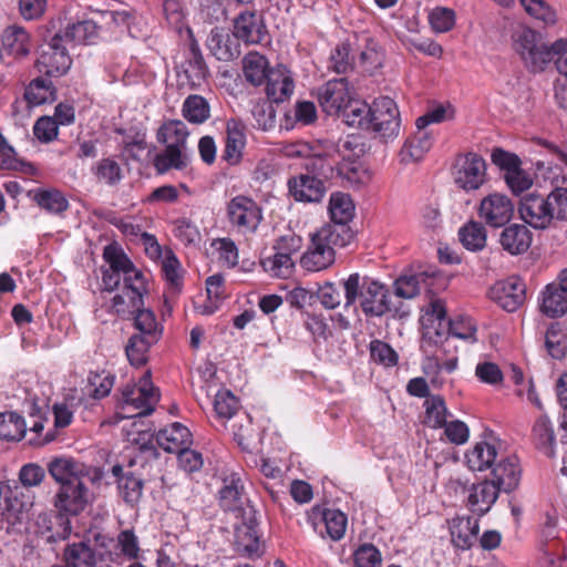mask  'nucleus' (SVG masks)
<instances>
[{
	"instance_id": "1",
	"label": "nucleus",
	"mask_w": 567,
	"mask_h": 567,
	"mask_svg": "<svg viewBox=\"0 0 567 567\" xmlns=\"http://www.w3.org/2000/svg\"><path fill=\"white\" fill-rule=\"evenodd\" d=\"M340 285L344 290L346 309L359 301L365 316L381 317L391 310L389 290L383 284L354 272L341 280Z\"/></svg>"
},
{
	"instance_id": "2",
	"label": "nucleus",
	"mask_w": 567,
	"mask_h": 567,
	"mask_svg": "<svg viewBox=\"0 0 567 567\" xmlns=\"http://www.w3.org/2000/svg\"><path fill=\"white\" fill-rule=\"evenodd\" d=\"M563 41L546 43L540 33L529 27L520 25L512 33V47L529 73H542L554 61Z\"/></svg>"
},
{
	"instance_id": "3",
	"label": "nucleus",
	"mask_w": 567,
	"mask_h": 567,
	"mask_svg": "<svg viewBox=\"0 0 567 567\" xmlns=\"http://www.w3.org/2000/svg\"><path fill=\"white\" fill-rule=\"evenodd\" d=\"M229 225L243 235H252L262 220V209L251 197L237 195L226 205Z\"/></svg>"
},
{
	"instance_id": "4",
	"label": "nucleus",
	"mask_w": 567,
	"mask_h": 567,
	"mask_svg": "<svg viewBox=\"0 0 567 567\" xmlns=\"http://www.w3.org/2000/svg\"><path fill=\"white\" fill-rule=\"evenodd\" d=\"M70 44L62 33H55L41 47L40 55L35 61V68L48 76L64 75L72 64L69 54Z\"/></svg>"
},
{
	"instance_id": "5",
	"label": "nucleus",
	"mask_w": 567,
	"mask_h": 567,
	"mask_svg": "<svg viewBox=\"0 0 567 567\" xmlns=\"http://www.w3.org/2000/svg\"><path fill=\"white\" fill-rule=\"evenodd\" d=\"M401 116L396 103L389 96H380L371 104L369 127L383 140H393L399 136Z\"/></svg>"
},
{
	"instance_id": "6",
	"label": "nucleus",
	"mask_w": 567,
	"mask_h": 567,
	"mask_svg": "<svg viewBox=\"0 0 567 567\" xmlns=\"http://www.w3.org/2000/svg\"><path fill=\"white\" fill-rule=\"evenodd\" d=\"M235 525V549L244 557L255 558L262 554V546L257 530V511L252 505H247L237 517Z\"/></svg>"
},
{
	"instance_id": "7",
	"label": "nucleus",
	"mask_w": 567,
	"mask_h": 567,
	"mask_svg": "<svg viewBox=\"0 0 567 567\" xmlns=\"http://www.w3.org/2000/svg\"><path fill=\"white\" fill-rule=\"evenodd\" d=\"M159 400L158 390L151 382V371H145L140 385L127 383L122 389L123 409L136 410V415H150Z\"/></svg>"
},
{
	"instance_id": "8",
	"label": "nucleus",
	"mask_w": 567,
	"mask_h": 567,
	"mask_svg": "<svg viewBox=\"0 0 567 567\" xmlns=\"http://www.w3.org/2000/svg\"><path fill=\"white\" fill-rule=\"evenodd\" d=\"M453 169L456 185L465 190L478 189L486 178V163L473 152L458 155Z\"/></svg>"
},
{
	"instance_id": "9",
	"label": "nucleus",
	"mask_w": 567,
	"mask_h": 567,
	"mask_svg": "<svg viewBox=\"0 0 567 567\" xmlns=\"http://www.w3.org/2000/svg\"><path fill=\"white\" fill-rule=\"evenodd\" d=\"M515 214V205L505 194L493 193L482 198L477 215L481 221L491 228L506 226Z\"/></svg>"
},
{
	"instance_id": "10",
	"label": "nucleus",
	"mask_w": 567,
	"mask_h": 567,
	"mask_svg": "<svg viewBox=\"0 0 567 567\" xmlns=\"http://www.w3.org/2000/svg\"><path fill=\"white\" fill-rule=\"evenodd\" d=\"M353 96L347 78L330 80L318 91V102L328 115H339Z\"/></svg>"
},
{
	"instance_id": "11",
	"label": "nucleus",
	"mask_w": 567,
	"mask_h": 567,
	"mask_svg": "<svg viewBox=\"0 0 567 567\" xmlns=\"http://www.w3.org/2000/svg\"><path fill=\"white\" fill-rule=\"evenodd\" d=\"M23 494L17 481L0 482V525L10 527L20 524L23 519Z\"/></svg>"
},
{
	"instance_id": "12",
	"label": "nucleus",
	"mask_w": 567,
	"mask_h": 567,
	"mask_svg": "<svg viewBox=\"0 0 567 567\" xmlns=\"http://www.w3.org/2000/svg\"><path fill=\"white\" fill-rule=\"evenodd\" d=\"M518 214L520 219L535 230H547L553 228L547 202L544 195L532 192L524 195L518 203Z\"/></svg>"
},
{
	"instance_id": "13",
	"label": "nucleus",
	"mask_w": 567,
	"mask_h": 567,
	"mask_svg": "<svg viewBox=\"0 0 567 567\" xmlns=\"http://www.w3.org/2000/svg\"><path fill=\"white\" fill-rule=\"evenodd\" d=\"M209 76L208 66L204 60L197 41L192 40L185 61L177 68V78L190 89L200 87Z\"/></svg>"
},
{
	"instance_id": "14",
	"label": "nucleus",
	"mask_w": 567,
	"mask_h": 567,
	"mask_svg": "<svg viewBox=\"0 0 567 567\" xmlns=\"http://www.w3.org/2000/svg\"><path fill=\"white\" fill-rule=\"evenodd\" d=\"M90 501V491L82 478L70 484L59 486L54 496V507L68 515H79Z\"/></svg>"
},
{
	"instance_id": "15",
	"label": "nucleus",
	"mask_w": 567,
	"mask_h": 567,
	"mask_svg": "<svg viewBox=\"0 0 567 567\" xmlns=\"http://www.w3.org/2000/svg\"><path fill=\"white\" fill-rule=\"evenodd\" d=\"M491 295L504 310L514 312L526 300V285L518 277H509L495 284Z\"/></svg>"
},
{
	"instance_id": "16",
	"label": "nucleus",
	"mask_w": 567,
	"mask_h": 567,
	"mask_svg": "<svg viewBox=\"0 0 567 567\" xmlns=\"http://www.w3.org/2000/svg\"><path fill=\"white\" fill-rule=\"evenodd\" d=\"M497 243L511 256H520L528 251L533 243V233L526 224H507L502 227Z\"/></svg>"
},
{
	"instance_id": "17",
	"label": "nucleus",
	"mask_w": 567,
	"mask_h": 567,
	"mask_svg": "<svg viewBox=\"0 0 567 567\" xmlns=\"http://www.w3.org/2000/svg\"><path fill=\"white\" fill-rule=\"evenodd\" d=\"M288 189L295 200L303 203H320L327 192L322 179L306 173L289 178Z\"/></svg>"
},
{
	"instance_id": "18",
	"label": "nucleus",
	"mask_w": 567,
	"mask_h": 567,
	"mask_svg": "<svg viewBox=\"0 0 567 567\" xmlns=\"http://www.w3.org/2000/svg\"><path fill=\"white\" fill-rule=\"evenodd\" d=\"M246 146V125L241 120L229 118L226 122L225 147L221 159L234 166L240 163Z\"/></svg>"
},
{
	"instance_id": "19",
	"label": "nucleus",
	"mask_w": 567,
	"mask_h": 567,
	"mask_svg": "<svg viewBox=\"0 0 567 567\" xmlns=\"http://www.w3.org/2000/svg\"><path fill=\"white\" fill-rule=\"evenodd\" d=\"M234 35L248 44L261 43L267 37L261 16L249 10L240 12L234 20Z\"/></svg>"
},
{
	"instance_id": "20",
	"label": "nucleus",
	"mask_w": 567,
	"mask_h": 567,
	"mask_svg": "<svg viewBox=\"0 0 567 567\" xmlns=\"http://www.w3.org/2000/svg\"><path fill=\"white\" fill-rule=\"evenodd\" d=\"M266 83V95L274 103H282L293 93L295 82L291 72L284 65L274 68Z\"/></svg>"
},
{
	"instance_id": "21",
	"label": "nucleus",
	"mask_w": 567,
	"mask_h": 567,
	"mask_svg": "<svg viewBox=\"0 0 567 567\" xmlns=\"http://www.w3.org/2000/svg\"><path fill=\"white\" fill-rule=\"evenodd\" d=\"M219 503L225 511L236 512V517L249 502H246L244 482L237 474L225 477L223 487L219 491Z\"/></svg>"
},
{
	"instance_id": "22",
	"label": "nucleus",
	"mask_w": 567,
	"mask_h": 567,
	"mask_svg": "<svg viewBox=\"0 0 567 567\" xmlns=\"http://www.w3.org/2000/svg\"><path fill=\"white\" fill-rule=\"evenodd\" d=\"M157 444L168 453H178L193 443L190 431L182 423L175 422L156 434Z\"/></svg>"
},
{
	"instance_id": "23",
	"label": "nucleus",
	"mask_w": 567,
	"mask_h": 567,
	"mask_svg": "<svg viewBox=\"0 0 567 567\" xmlns=\"http://www.w3.org/2000/svg\"><path fill=\"white\" fill-rule=\"evenodd\" d=\"M492 482L499 491L509 493L515 489L520 480V467L516 455L502 458L492 470Z\"/></svg>"
},
{
	"instance_id": "24",
	"label": "nucleus",
	"mask_w": 567,
	"mask_h": 567,
	"mask_svg": "<svg viewBox=\"0 0 567 567\" xmlns=\"http://www.w3.org/2000/svg\"><path fill=\"white\" fill-rule=\"evenodd\" d=\"M48 472L60 486L79 481L89 474L85 465L71 457H55L48 463Z\"/></svg>"
},
{
	"instance_id": "25",
	"label": "nucleus",
	"mask_w": 567,
	"mask_h": 567,
	"mask_svg": "<svg viewBox=\"0 0 567 567\" xmlns=\"http://www.w3.org/2000/svg\"><path fill=\"white\" fill-rule=\"evenodd\" d=\"M4 52L14 59H23L31 52V39L27 30L19 25H9L1 33Z\"/></svg>"
},
{
	"instance_id": "26",
	"label": "nucleus",
	"mask_w": 567,
	"mask_h": 567,
	"mask_svg": "<svg viewBox=\"0 0 567 567\" xmlns=\"http://www.w3.org/2000/svg\"><path fill=\"white\" fill-rule=\"evenodd\" d=\"M501 491L492 481L474 484L467 496V507L482 516L486 514L498 497Z\"/></svg>"
},
{
	"instance_id": "27",
	"label": "nucleus",
	"mask_w": 567,
	"mask_h": 567,
	"mask_svg": "<svg viewBox=\"0 0 567 567\" xmlns=\"http://www.w3.org/2000/svg\"><path fill=\"white\" fill-rule=\"evenodd\" d=\"M190 162L188 147L166 145L165 150L154 157L153 165L158 174H165L172 169L183 171Z\"/></svg>"
},
{
	"instance_id": "28",
	"label": "nucleus",
	"mask_w": 567,
	"mask_h": 567,
	"mask_svg": "<svg viewBox=\"0 0 567 567\" xmlns=\"http://www.w3.org/2000/svg\"><path fill=\"white\" fill-rule=\"evenodd\" d=\"M450 533L455 547L470 549L476 540L478 519L471 516L455 517L451 522Z\"/></svg>"
},
{
	"instance_id": "29",
	"label": "nucleus",
	"mask_w": 567,
	"mask_h": 567,
	"mask_svg": "<svg viewBox=\"0 0 567 567\" xmlns=\"http://www.w3.org/2000/svg\"><path fill=\"white\" fill-rule=\"evenodd\" d=\"M317 241L324 247L336 251V248H343L350 244L354 234L349 226L336 223L324 224L316 233L311 235Z\"/></svg>"
},
{
	"instance_id": "30",
	"label": "nucleus",
	"mask_w": 567,
	"mask_h": 567,
	"mask_svg": "<svg viewBox=\"0 0 567 567\" xmlns=\"http://www.w3.org/2000/svg\"><path fill=\"white\" fill-rule=\"evenodd\" d=\"M336 260V251L324 247L311 237V245L300 258V266L307 271H321L329 268Z\"/></svg>"
},
{
	"instance_id": "31",
	"label": "nucleus",
	"mask_w": 567,
	"mask_h": 567,
	"mask_svg": "<svg viewBox=\"0 0 567 567\" xmlns=\"http://www.w3.org/2000/svg\"><path fill=\"white\" fill-rule=\"evenodd\" d=\"M45 478V470L37 463H28L21 466L18 473V487L22 489L23 494V515L33 504V497L29 489L40 486Z\"/></svg>"
},
{
	"instance_id": "32",
	"label": "nucleus",
	"mask_w": 567,
	"mask_h": 567,
	"mask_svg": "<svg viewBox=\"0 0 567 567\" xmlns=\"http://www.w3.org/2000/svg\"><path fill=\"white\" fill-rule=\"evenodd\" d=\"M433 142L434 137L431 132L416 131L402 146L400 152L401 162L413 163L422 159L432 148Z\"/></svg>"
},
{
	"instance_id": "33",
	"label": "nucleus",
	"mask_w": 567,
	"mask_h": 567,
	"mask_svg": "<svg viewBox=\"0 0 567 567\" xmlns=\"http://www.w3.org/2000/svg\"><path fill=\"white\" fill-rule=\"evenodd\" d=\"M539 310L548 318H559L567 312V293L548 284L540 292Z\"/></svg>"
},
{
	"instance_id": "34",
	"label": "nucleus",
	"mask_w": 567,
	"mask_h": 567,
	"mask_svg": "<svg viewBox=\"0 0 567 567\" xmlns=\"http://www.w3.org/2000/svg\"><path fill=\"white\" fill-rule=\"evenodd\" d=\"M23 96L30 106L53 103L56 89L50 79L38 76L27 85Z\"/></svg>"
},
{
	"instance_id": "35",
	"label": "nucleus",
	"mask_w": 567,
	"mask_h": 567,
	"mask_svg": "<svg viewBox=\"0 0 567 567\" xmlns=\"http://www.w3.org/2000/svg\"><path fill=\"white\" fill-rule=\"evenodd\" d=\"M99 184L116 187L124 178V172L120 163L112 156L99 159L91 168Z\"/></svg>"
},
{
	"instance_id": "36",
	"label": "nucleus",
	"mask_w": 567,
	"mask_h": 567,
	"mask_svg": "<svg viewBox=\"0 0 567 567\" xmlns=\"http://www.w3.org/2000/svg\"><path fill=\"white\" fill-rule=\"evenodd\" d=\"M271 70L267 58L258 52H249L243 59L245 79L255 86L264 84Z\"/></svg>"
},
{
	"instance_id": "37",
	"label": "nucleus",
	"mask_w": 567,
	"mask_h": 567,
	"mask_svg": "<svg viewBox=\"0 0 567 567\" xmlns=\"http://www.w3.org/2000/svg\"><path fill=\"white\" fill-rule=\"evenodd\" d=\"M134 328L137 330L134 336L142 337L151 342H158L163 334V327L157 322L155 313L150 309L141 307L134 315Z\"/></svg>"
},
{
	"instance_id": "38",
	"label": "nucleus",
	"mask_w": 567,
	"mask_h": 567,
	"mask_svg": "<svg viewBox=\"0 0 567 567\" xmlns=\"http://www.w3.org/2000/svg\"><path fill=\"white\" fill-rule=\"evenodd\" d=\"M63 563L66 567H95L96 553L85 542L69 544L63 553Z\"/></svg>"
},
{
	"instance_id": "39",
	"label": "nucleus",
	"mask_w": 567,
	"mask_h": 567,
	"mask_svg": "<svg viewBox=\"0 0 567 567\" xmlns=\"http://www.w3.org/2000/svg\"><path fill=\"white\" fill-rule=\"evenodd\" d=\"M39 207L50 214H62L69 208L65 196L56 188H38L29 193Z\"/></svg>"
},
{
	"instance_id": "40",
	"label": "nucleus",
	"mask_w": 567,
	"mask_h": 567,
	"mask_svg": "<svg viewBox=\"0 0 567 567\" xmlns=\"http://www.w3.org/2000/svg\"><path fill=\"white\" fill-rule=\"evenodd\" d=\"M354 203L349 194L337 192L332 193L329 200V213L331 221L349 226L354 217Z\"/></svg>"
},
{
	"instance_id": "41",
	"label": "nucleus",
	"mask_w": 567,
	"mask_h": 567,
	"mask_svg": "<svg viewBox=\"0 0 567 567\" xmlns=\"http://www.w3.org/2000/svg\"><path fill=\"white\" fill-rule=\"evenodd\" d=\"M334 178H339L342 184L348 186H358L369 178L367 169L357 159H342L334 165Z\"/></svg>"
},
{
	"instance_id": "42",
	"label": "nucleus",
	"mask_w": 567,
	"mask_h": 567,
	"mask_svg": "<svg viewBox=\"0 0 567 567\" xmlns=\"http://www.w3.org/2000/svg\"><path fill=\"white\" fill-rule=\"evenodd\" d=\"M497 457L496 447L485 441L477 442L465 454L466 463L472 471H485L494 464Z\"/></svg>"
},
{
	"instance_id": "43",
	"label": "nucleus",
	"mask_w": 567,
	"mask_h": 567,
	"mask_svg": "<svg viewBox=\"0 0 567 567\" xmlns=\"http://www.w3.org/2000/svg\"><path fill=\"white\" fill-rule=\"evenodd\" d=\"M532 437L536 447L543 451L545 455L548 457H553L555 455V433L553 424L546 415H542L535 421L532 430Z\"/></svg>"
},
{
	"instance_id": "44",
	"label": "nucleus",
	"mask_w": 567,
	"mask_h": 567,
	"mask_svg": "<svg viewBox=\"0 0 567 567\" xmlns=\"http://www.w3.org/2000/svg\"><path fill=\"white\" fill-rule=\"evenodd\" d=\"M370 114L371 105L353 96L339 115L342 116L347 125L367 130L369 127Z\"/></svg>"
},
{
	"instance_id": "45",
	"label": "nucleus",
	"mask_w": 567,
	"mask_h": 567,
	"mask_svg": "<svg viewBox=\"0 0 567 567\" xmlns=\"http://www.w3.org/2000/svg\"><path fill=\"white\" fill-rule=\"evenodd\" d=\"M458 237L466 249L478 251L486 246L487 231L482 221L470 220L460 228Z\"/></svg>"
},
{
	"instance_id": "46",
	"label": "nucleus",
	"mask_w": 567,
	"mask_h": 567,
	"mask_svg": "<svg viewBox=\"0 0 567 567\" xmlns=\"http://www.w3.org/2000/svg\"><path fill=\"white\" fill-rule=\"evenodd\" d=\"M547 202L548 215L553 224V228H557L559 224L567 221V188L555 187L549 194L544 196Z\"/></svg>"
},
{
	"instance_id": "47",
	"label": "nucleus",
	"mask_w": 567,
	"mask_h": 567,
	"mask_svg": "<svg viewBox=\"0 0 567 567\" xmlns=\"http://www.w3.org/2000/svg\"><path fill=\"white\" fill-rule=\"evenodd\" d=\"M336 159L327 153H319L313 150V154L305 162L306 174L318 176L320 179L329 181L334 178Z\"/></svg>"
},
{
	"instance_id": "48",
	"label": "nucleus",
	"mask_w": 567,
	"mask_h": 567,
	"mask_svg": "<svg viewBox=\"0 0 567 567\" xmlns=\"http://www.w3.org/2000/svg\"><path fill=\"white\" fill-rule=\"evenodd\" d=\"M260 266L270 277L287 279L293 275L296 264L293 258L274 251L271 256L260 259Z\"/></svg>"
},
{
	"instance_id": "49",
	"label": "nucleus",
	"mask_w": 567,
	"mask_h": 567,
	"mask_svg": "<svg viewBox=\"0 0 567 567\" xmlns=\"http://www.w3.org/2000/svg\"><path fill=\"white\" fill-rule=\"evenodd\" d=\"M62 35L65 37L69 44H92L97 39L99 28L96 23L91 20L80 21L68 25Z\"/></svg>"
},
{
	"instance_id": "50",
	"label": "nucleus",
	"mask_w": 567,
	"mask_h": 567,
	"mask_svg": "<svg viewBox=\"0 0 567 567\" xmlns=\"http://www.w3.org/2000/svg\"><path fill=\"white\" fill-rule=\"evenodd\" d=\"M123 289L128 293L131 307H143V296L147 292L146 279L143 271L136 269L123 275Z\"/></svg>"
},
{
	"instance_id": "51",
	"label": "nucleus",
	"mask_w": 567,
	"mask_h": 567,
	"mask_svg": "<svg viewBox=\"0 0 567 567\" xmlns=\"http://www.w3.org/2000/svg\"><path fill=\"white\" fill-rule=\"evenodd\" d=\"M189 133L185 123L179 120L169 121L163 124L157 133V140L165 145H176L187 147V137Z\"/></svg>"
},
{
	"instance_id": "52",
	"label": "nucleus",
	"mask_w": 567,
	"mask_h": 567,
	"mask_svg": "<svg viewBox=\"0 0 567 567\" xmlns=\"http://www.w3.org/2000/svg\"><path fill=\"white\" fill-rule=\"evenodd\" d=\"M424 423L432 429H440L446 423L449 411L443 396L432 395L424 403Z\"/></svg>"
},
{
	"instance_id": "53",
	"label": "nucleus",
	"mask_w": 567,
	"mask_h": 567,
	"mask_svg": "<svg viewBox=\"0 0 567 567\" xmlns=\"http://www.w3.org/2000/svg\"><path fill=\"white\" fill-rule=\"evenodd\" d=\"M27 432L23 417L16 412L0 413V439L20 441Z\"/></svg>"
},
{
	"instance_id": "54",
	"label": "nucleus",
	"mask_w": 567,
	"mask_h": 567,
	"mask_svg": "<svg viewBox=\"0 0 567 567\" xmlns=\"http://www.w3.org/2000/svg\"><path fill=\"white\" fill-rule=\"evenodd\" d=\"M183 116L190 123L202 124L210 116L208 102L200 95H189L183 104Z\"/></svg>"
},
{
	"instance_id": "55",
	"label": "nucleus",
	"mask_w": 567,
	"mask_h": 567,
	"mask_svg": "<svg viewBox=\"0 0 567 567\" xmlns=\"http://www.w3.org/2000/svg\"><path fill=\"white\" fill-rule=\"evenodd\" d=\"M162 271L173 293H178L183 286L181 262L172 250H167L162 260Z\"/></svg>"
},
{
	"instance_id": "56",
	"label": "nucleus",
	"mask_w": 567,
	"mask_h": 567,
	"mask_svg": "<svg viewBox=\"0 0 567 567\" xmlns=\"http://www.w3.org/2000/svg\"><path fill=\"white\" fill-rule=\"evenodd\" d=\"M427 272L403 275L394 281L395 296L412 299L420 293L421 285H426Z\"/></svg>"
},
{
	"instance_id": "57",
	"label": "nucleus",
	"mask_w": 567,
	"mask_h": 567,
	"mask_svg": "<svg viewBox=\"0 0 567 567\" xmlns=\"http://www.w3.org/2000/svg\"><path fill=\"white\" fill-rule=\"evenodd\" d=\"M155 343L132 334L125 347V353L130 363L137 368L145 365L148 361L150 349Z\"/></svg>"
},
{
	"instance_id": "58",
	"label": "nucleus",
	"mask_w": 567,
	"mask_h": 567,
	"mask_svg": "<svg viewBox=\"0 0 567 567\" xmlns=\"http://www.w3.org/2000/svg\"><path fill=\"white\" fill-rule=\"evenodd\" d=\"M545 346L554 359H563L567 352V333L559 323H553L545 336Z\"/></svg>"
},
{
	"instance_id": "59",
	"label": "nucleus",
	"mask_w": 567,
	"mask_h": 567,
	"mask_svg": "<svg viewBox=\"0 0 567 567\" xmlns=\"http://www.w3.org/2000/svg\"><path fill=\"white\" fill-rule=\"evenodd\" d=\"M322 519L326 532L332 540L338 542L344 536L348 525V517L340 509L327 508L322 513Z\"/></svg>"
},
{
	"instance_id": "60",
	"label": "nucleus",
	"mask_w": 567,
	"mask_h": 567,
	"mask_svg": "<svg viewBox=\"0 0 567 567\" xmlns=\"http://www.w3.org/2000/svg\"><path fill=\"white\" fill-rule=\"evenodd\" d=\"M117 487L123 499L127 504L134 505L143 495L144 482L133 473L127 472L117 481Z\"/></svg>"
},
{
	"instance_id": "61",
	"label": "nucleus",
	"mask_w": 567,
	"mask_h": 567,
	"mask_svg": "<svg viewBox=\"0 0 567 567\" xmlns=\"http://www.w3.org/2000/svg\"><path fill=\"white\" fill-rule=\"evenodd\" d=\"M353 62L350 43L341 42L331 51L329 69L339 74L347 73L353 69Z\"/></svg>"
},
{
	"instance_id": "62",
	"label": "nucleus",
	"mask_w": 567,
	"mask_h": 567,
	"mask_svg": "<svg viewBox=\"0 0 567 567\" xmlns=\"http://www.w3.org/2000/svg\"><path fill=\"white\" fill-rule=\"evenodd\" d=\"M234 440L243 450H249L255 439V427L248 414L238 417L231 424Z\"/></svg>"
},
{
	"instance_id": "63",
	"label": "nucleus",
	"mask_w": 567,
	"mask_h": 567,
	"mask_svg": "<svg viewBox=\"0 0 567 567\" xmlns=\"http://www.w3.org/2000/svg\"><path fill=\"white\" fill-rule=\"evenodd\" d=\"M239 409L238 399L227 389L219 390L214 400V410L219 419L230 420Z\"/></svg>"
},
{
	"instance_id": "64",
	"label": "nucleus",
	"mask_w": 567,
	"mask_h": 567,
	"mask_svg": "<svg viewBox=\"0 0 567 567\" xmlns=\"http://www.w3.org/2000/svg\"><path fill=\"white\" fill-rule=\"evenodd\" d=\"M355 567H380L382 556L380 550L372 544H362L353 553Z\"/></svg>"
}]
</instances>
